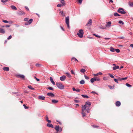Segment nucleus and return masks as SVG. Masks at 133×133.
<instances>
[{"mask_svg":"<svg viewBox=\"0 0 133 133\" xmlns=\"http://www.w3.org/2000/svg\"><path fill=\"white\" fill-rule=\"evenodd\" d=\"M86 109V107L85 106H82V117H85L86 116V114L85 113V111Z\"/></svg>","mask_w":133,"mask_h":133,"instance_id":"nucleus-1","label":"nucleus"},{"mask_svg":"<svg viewBox=\"0 0 133 133\" xmlns=\"http://www.w3.org/2000/svg\"><path fill=\"white\" fill-rule=\"evenodd\" d=\"M83 34L84 32L83 30L82 29H80L79 31V32L77 33V35L80 38H82L83 37Z\"/></svg>","mask_w":133,"mask_h":133,"instance_id":"nucleus-2","label":"nucleus"},{"mask_svg":"<svg viewBox=\"0 0 133 133\" xmlns=\"http://www.w3.org/2000/svg\"><path fill=\"white\" fill-rule=\"evenodd\" d=\"M56 85L58 88L61 89H63L64 88V86L62 85L61 83H57Z\"/></svg>","mask_w":133,"mask_h":133,"instance_id":"nucleus-3","label":"nucleus"},{"mask_svg":"<svg viewBox=\"0 0 133 133\" xmlns=\"http://www.w3.org/2000/svg\"><path fill=\"white\" fill-rule=\"evenodd\" d=\"M55 129L56 131L58 132H60L62 131V129L61 127H59V126L57 125L56 126L55 128Z\"/></svg>","mask_w":133,"mask_h":133,"instance_id":"nucleus-4","label":"nucleus"},{"mask_svg":"<svg viewBox=\"0 0 133 133\" xmlns=\"http://www.w3.org/2000/svg\"><path fill=\"white\" fill-rule=\"evenodd\" d=\"M69 16H68L66 17L65 18V23L67 24V27L68 29L70 28L69 25Z\"/></svg>","mask_w":133,"mask_h":133,"instance_id":"nucleus-5","label":"nucleus"},{"mask_svg":"<svg viewBox=\"0 0 133 133\" xmlns=\"http://www.w3.org/2000/svg\"><path fill=\"white\" fill-rule=\"evenodd\" d=\"M100 79L99 78H97L96 77H95L94 78H92L90 80V81L91 83H93L94 82L97 81H99L100 80Z\"/></svg>","mask_w":133,"mask_h":133,"instance_id":"nucleus-6","label":"nucleus"},{"mask_svg":"<svg viewBox=\"0 0 133 133\" xmlns=\"http://www.w3.org/2000/svg\"><path fill=\"white\" fill-rule=\"evenodd\" d=\"M60 2L62 3L61 4H59L57 5V7H61L62 6H65V1H60Z\"/></svg>","mask_w":133,"mask_h":133,"instance_id":"nucleus-7","label":"nucleus"},{"mask_svg":"<svg viewBox=\"0 0 133 133\" xmlns=\"http://www.w3.org/2000/svg\"><path fill=\"white\" fill-rule=\"evenodd\" d=\"M91 104V103L89 101L85 103V105H82V106H85L86 107V109L87 107H88V106L87 105H88L89 106H90Z\"/></svg>","mask_w":133,"mask_h":133,"instance_id":"nucleus-8","label":"nucleus"},{"mask_svg":"<svg viewBox=\"0 0 133 133\" xmlns=\"http://www.w3.org/2000/svg\"><path fill=\"white\" fill-rule=\"evenodd\" d=\"M17 14L18 15L21 16L25 15V13L22 11H20L17 12Z\"/></svg>","mask_w":133,"mask_h":133,"instance_id":"nucleus-9","label":"nucleus"},{"mask_svg":"<svg viewBox=\"0 0 133 133\" xmlns=\"http://www.w3.org/2000/svg\"><path fill=\"white\" fill-rule=\"evenodd\" d=\"M66 78V76L65 75H63L60 77V79L61 81H63Z\"/></svg>","mask_w":133,"mask_h":133,"instance_id":"nucleus-10","label":"nucleus"},{"mask_svg":"<svg viewBox=\"0 0 133 133\" xmlns=\"http://www.w3.org/2000/svg\"><path fill=\"white\" fill-rule=\"evenodd\" d=\"M92 20L91 19H90L89 20L88 23L86 24V25L88 26H90L91 25L92 23Z\"/></svg>","mask_w":133,"mask_h":133,"instance_id":"nucleus-11","label":"nucleus"},{"mask_svg":"<svg viewBox=\"0 0 133 133\" xmlns=\"http://www.w3.org/2000/svg\"><path fill=\"white\" fill-rule=\"evenodd\" d=\"M47 95L50 97H53L55 96L54 94L52 92H49L47 93Z\"/></svg>","mask_w":133,"mask_h":133,"instance_id":"nucleus-12","label":"nucleus"},{"mask_svg":"<svg viewBox=\"0 0 133 133\" xmlns=\"http://www.w3.org/2000/svg\"><path fill=\"white\" fill-rule=\"evenodd\" d=\"M124 10L122 8H119L117 12L118 13H121V12H122V11H124Z\"/></svg>","mask_w":133,"mask_h":133,"instance_id":"nucleus-13","label":"nucleus"},{"mask_svg":"<svg viewBox=\"0 0 133 133\" xmlns=\"http://www.w3.org/2000/svg\"><path fill=\"white\" fill-rule=\"evenodd\" d=\"M3 69L4 71H8L9 70V68L8 67H4L3 68Z\"/></svg>","mask_w":133,"mask_h":133,"instance_id":"nucleus-14","label":"nucleus"},{"mask_svg":"<svg viewBox=\"0 0 133 133\" xmlns=\"http://www.w3.org/2000/svg\"><path fill=\"white\" fill-rule=\"evenodd\" d=\"M46 125L47 127H49L50 128H54V126L52 124H50L49 123H48Z\"/></svg>","mask_w":133,"mask_h":133,"instance_id":"nucleus-15","label":"nucleus"},{"mask_svg":"<svg viewBox=\"0 0 133 133\" xmlns=\"http://www.w3.org/2000/svg\"><path fill=\"white\" fill-rule=\"evenodd\" d=\"M121 102L119 101H117L116 102V105L117 107H119L121 105Z\"/></svg>","mask_w":133,"mask_h":133,"instance_id":"nucleus-16","label":"nucleus"},{"mask_svg":"<svg viewBox=\"0 0 133 133\" xmlns=\"http://www.w3.org/2000/svg\"><path fill=\"white\" fill-rule=\"evenodd\" d=\"M50 81L52 84L54 85H55V83L54 81L52 78V77H50Z\"/></svg>","mask_w":133,"mask_h":133,"instance_id":"nucleus-17","label":"nucleus"},{"mask_svg":"<svg viewBox=\"0 0 133 133\" xmlns=\"http://www.w3.org/2000/svg\"><path fill=\"white\" fill-rule=\"evenodd\" d=\"M72 90L74 91H76L77 92H80V90L78 89H76L74 87L72 88Z\"/></svg>","mask_w":133,"mask_h":133,"instance_id":"nucleus-18","label":"nucleus"},{"mask_svg":"<svg viewBox=\"0 0 133 133\" xmlns=\"http://www.w3.org/2000/svg\"><path fill=\"white\" fill-rule=\"evenodd\" d=\"M5 32V31L4 29L0 28V33L4 34Z\"/></svg>","mask_w":133,"mask_h":133,"instance_id":"nucleus-19","label":"nucleus"},{"mask_svg":"<svg viewBox=\"0 0 133 133\" xmlns=\"http://www.w3.org/2000/svg\"><path fill=\"white\" fill-rule=\"evenodd\" d=\"M102 75V73L101 72H99L96 74H93L94 76H96L98 75Z\"/></svg>","mask_w":133,"mask_h":133,"instance_id":"nucleus-20","label":"nucleus"},{"mask_svg":"<svg viewBox=\"0 0 133 133\" xmlns=\"http://www.w3.org/2000/svg\"><path fill=\"white\" fill-rule=\"evenodd\" d=\"M119 68V66H115L113 67L112 69L114 70H116L117 69H118Z\"/></svg>","mask_w":133,"mask_h":133,"instance_id":"nucleus-21","label":"nucleus"},{"mask_svg":"<svg viewBox=\"0 0 133 133\" xmlns=\"http://www.w3.org/2000/svg\"><path fill=\"white\" fill-rule=\"evenodd\" d=\"M18 77H20L21 78H23V79H24L25 76L23 75H18Z\"/></svg>","mask_w":133,"mask_h":133,"instance_id":"nucleus-22","label":"nucleus"},{"mask_svg":"<svg viewBox=\"0 0 133 133\" xmlns=\"http://www.w3.org/2000/svg\"><path fill=\"white\" fill-rule=\"evenodd\" d=\"M52 103H57L58 101L56 99H52Z\"/></svg>","mask_w":133,"mask_h":133,"instance_id":"nucleus-23","label":"nucleus"},{"mask_svg":"<svg viewBox=\"0 0 133 133\" xmlns=\"http://www.w3.org/2000/svg\"><path fill=\"white\" fill-rule=\"evenodd\" d=\"M81 96L82 97L84 98H88L89 97L88 96L86 95L82 94L81 95Z\"/></svg>","mask_w":133,"mask_h":133,"instance_id":"nucleus-24","label":"nucleus"},{"mask_svg":"<svg viewBox=\"0 0 133 133\" xmlns=\"http://www.w3.org/2000/svg\"><path fill=\"white\" fill-rule=\"evenodd\" d=\"M127 78V77H125V78H121L120 79H120V78L119 77L118 78V79L120 81H121L122 80H125Z\"/></svg>","mask_w":133,"mask_h":133,"instance_id":"nucleus-25","label":"nucleus"},{"mask_svg":"<svg viewBox=\"0 0 133 133\" xmlns=\"http://www.w3.org/2000/svg\"><path fill=\"white\" fill-rule=\"evenodd\" d=\"M65 74L66 75V76L69 78H70L71 77V76L70 75V74L68 72H66L65 73Z\"/></svg>","mask_w":133,"mask_h":133,"instance_id":"nucleus-26","label":"nucleus"},{"mask_svg":"<svg viewBox=\"0 0 133 133\" xmlns=\"http://www.w3.org/2000/svg\"><path fill=\"white\" fill-rule=\"evenodd\" d=\"M114 15L115 16H120L121 15H119L117 13L115 12L114 14Z\"/></svg>","mask_w":133,"mask_h":133,"instance_id":"nucleus-27","label":"nucleus"},{"mask_svg":"<svg viewBox=\"0 0 133 133\" xmlns=\"http://www.w3.org/2000/svg\"><path fill=\"white\" fill-rule=\"evenodd\" d=\"M11 8L12 9L15 10H17V8L14 5H11Z\"/></svg>","mask_w":133,"mask_h":133,"instance_id":"nucleus-28","label":"nucleus"},{"mask_svg":"<svg viewBox=\"0 0 133 133\" xmlns=\"http://www.w3.org/2000/svg\"><path fill=\"white\" fill-rule=\"evenodd\" d=\"M79 83L81 84H83L85 83V81L83 80H82L79 82Z\"/></svg>","mask_w":133,"mask_h":133,"instance_id":"nucleus-29","label":"nucleus"},{"mask_svg":"<svg viewBox=\"0 0 133 133\" xmlns=\"http://www.w3.org/2000/svg\"><path fill=\"white\" fill-rule=\"evenodd\" d=\"M129 4L130 6L131 7L133 6V2H129Z\"/></svg>","mask_w":133,"mask_h":133,"instance_id":"nucleus-30","label":"nucleus"},{"mask_svg":"<svg viewBox=\"0 0 133 133\" xmlns=\"http://www.w3.org/2000/svg\"><path fill=\"white\" fill-rule=\"evenodd\" d=\"M110 50L112 52H114L115 49H114L112 47H111L110 48Z\"/></svg>","mask_w":133,"mask_h":133,"instance_id":"nucleus-31","label":"nucleus"},{"mask_svg":"<svg viewBox=\"0 0 133 133\" xmlns=\"http://www.w3.org/2000/svg\"><path fill=\"white\" fill-rule=\"evenodd\" d=\"M111 22H108L107 24V26H110V25L111 24Z\"/></svg>","mask_w":133,"mask_h":133,"instance_id":"nucleus-32","label":"nucleus"},{"mask_svg":"<svg viewBox=\"0 0 133 133\" xmlns=\"http://www.w3.org/2000/svg\"><path fill=\"white\" fill-rule=\"evenodd\" d=\"M28 88L32 90H34V88H32V86L31 85H29L28 86Z\"/></svg>","mask_w":133,"mask_h":133,"instance_id":"nucleus-33","label":"nucleus"},{"mask_svg":"<svg viewBox=\"0 0 133 133\" xmlns=\"http://www.w3.org/2000/svg\"><path fill=\"white\" fill-rule=\"evenodd\" d=\"M80 71L81 72L84 73L85 71V69H82Z\"/></svg>","mask_w":133,"mask_h":133,"instance_id":"nucleus-34","label":"nucleus"},{"mask_svg":"<svg viewBox=\"0 0 133 133\" xmlns=\"http://www.w3.org/2000/svg\"><path fill=\"white\" fill-rule=\"evenodd\" d=\"M71 59L75 61H77V62H78V60L75 57H73Z\"/></svg>","mask_w":133,"mask_h":133,"instance_id":"nucleus-35","label":"nucleus"},{"mask_svg":"<svg viewBox=\"0 0 133 133\" xmlns=\"http://www.w3.org/2000/svg\"><path fill=\"white\" fill-rule=\"evenodd\" d=\"M125 85H126L128 87H131V86H132V85H131L129 84L128 83H126Z\"/></svg>","mask_w":133,"mask_h":133,"instance_id":"nucleus-36","label":"nucleus"},{"mask_svg":"<svg viewBox=\"0 0 133 133\" xmlns=\"http://www.w3.org/2000/svg\"><path fill=\"white\" fill-rule=\"evenodd\" d=\"M118 23H119L121 24L122 25H123L124 24L123 22L121 20L119 21Z\"/></svg>","mask_w":133,"mask_h":133,"instance_id":"nucleus-37","label":"nucleus"},{"mask_svg":"<svg viewBox=\"0 0 133 133\" xmlns=\"http://www.w3.org/2000/svg\"><path fill=\"white\" fill-rule=\"evenodd\" d=\"M32 21H33L32 19H31L29 20V21H28V22H29V23H30V24L32 23Z\"/></svg>","mask_w":133,"mask_h":133,"instance_id":"nucleus-38","label":"nucleus"},{"mask_svg":"<svg viewBox=\"0 0 133 133\" xmlns=\"http://www.w3.org/2000/svg\"><path fill=\"white\" fill-rule=\"evenodd\" d=\"M48 89L50 90H51L52 91L54 90V89L53 88L51 87H49L48 88Z\"/></svg>","mask_w":133,"mask_h":133,"instance_id":"nucleus-39","label":"nucleus"},{"mask_svg":"<svg viewBox=\"0 0 133 133\" xmlns=\"http://www.w3.org/2000/svg\"><path fill=\"white\" fill-rule=\"evenodd\" d=\"M109 75L111 77V78H113L114 77V76L112 74H109Z\"/></svg>","mask_w":133,"mask_h":133,"instance_id":"nucleus-40","label":"nucleus"},{"mask_svg":"<svg viewBox=\"0 0 133 133\" xmlns=\"http://www.w3.org/2000/svg\"><path fill=\"white\" fill-rule=\"evenodd\" d=\"M60 13L61 15H62L63 16H64L65 15L63 13V11H60Z\"/></svg>","mask_w":133,"mask_h":133,"instance_id":"nucleus-41","label":"nucleus"},{"mask_svg":"<svg viewBox=\"0 0 133 133\" xmlns=\"http://www.w3.org/2000/svg\"><path fill=\"white\" fill-rule=\"evenodd\" d=\"M71 73L72 74H73L74 75H75V72H74V71H73V70H71Z\"/></svg>","mask_w":133,"mask_h":133,"instance_id":"nucleus-42","label":"nucleus"},{"mask_svg":"<svg viewBox=\"0 0 133 133\" xmlns=\"http://www.w3.org/2000/svg\"><path fill=\"white\" fill-rule=\"evenodd\" d=\"M116 51L117 53H118L120 51V50L119 49H116L115 50Z\"/></svg>","mask_w":133,"mask_h":133,"instance_id":"nucleus-43","label":"nucleus"},{"mask_svg":"<svg viewBox=\"0 0 133 133\" xmlns=\"http://www.w3.org/2000/svg\"><path fill=\"white\" fill-rule=\"evenodd\" d=\"M29 18H26L24 19V20L25 21H28Z\"/></svg>","mask_w":133,"mask_h":133,"instance_id":"nucleus-44","label":"nucleus"},{"mask_svg":"<svg viewBox=\"0 0 133 133\" xmlns=\"http://www.w3.org/2000/svg\"><path fill=\"white\" fill-rule=\"evenodd\" d=\"M100 28L101 29H106V28L105 27H100Z\"/></svg>","mask_w":133,"mask_h":133,"instance_id":"nucleus-45","label":"nucleus"},{"mask_svg":"<svg viewBox=\"0 0 133 133\" xmlns=\"http://www.w3.org/2000/svg\"><path fill=\"white\" fill-rule=\"evenodd\" d=\"M126 13H127V12L125 11H123L122 12H121V14H125Z\"/></svg>","mask_w":133,"mask_h":133,"instance_id":"nucleus-46","label":"nucleus"},{"mask_svg":"<svg viewBox=\"0 0 133 133\" xmlns=\"http://www.w3.org/2000/svg\"><path fill=\"white\" fill-rule=\"evenodd\" d=\"M84 77L85 78L87 79H89V78L86 75L84 76Z\"/></svg>","mask_w":133,"mask_h":133,"instance_id":"nucleus-47","label":"nucleus"},{"mask_svg":"<svg viewBox=\"0 0 133 133\" xmlns=\"http://www.w3.org/2000/svg\"><path fill=\"white\" fill-rule=\"evenodd\" d=\"M12 38V36L11 35L7 39L9 40L10 39Z\"/></svg>","mask_w":133,"mask_h":133,"instance_id":"nucleus-48","label":"nucleus"},{"mask_svg":"<svg viewBox=\"0 0 133 133\" xmlns=\"http://www.w3.org/2000/svg\"><path fill=\"white\" fill-rule=\"evenodd\" d=\"M83 0H78L79 3L81 4L82 3Z\"/></svg>","mask_w":133,"mask_h":133,"instance_id":"nucleus-49","label":"nucleus"},{"mask_svg":"<svg viewBox=\"0 0 133 133\" xmlns=\"http://www.w3.org/2000/svg\"><path fill=\"white\" fill-rule=\"evenodd\" d=\"M3 22L5 23H8V21L6 20H3Z\"/></svg>","mask_w":133,"mask_h":133,"instance_id":"nucleus-50","label":"nucleus"},{"mask_svg":"<svg viewBox=\"0 0 133 133\" xmlns=\"http://www.w3.org/2000/svg\"><path fill=\"white\" fill-rule=\"evenodd\" d=\"M114 80L116 82V83H118V80L117 79H116L115 78L114 79Z\"/></svg>","mask_w":133,"mask_h":133,"instance_id":"nucleus-51","label":"nucleus"},{"mask_svg":"<svg viewBox=\"0 0 133 133\" xmlns=\"http://www.w3.org/2000/svg\"><path fill=\"white\" fill-rule=\"evenodd\" d=\"M92 127H93L94 128H98V126L95 125H92Z\"/></svg>","mask_w":133,"mask_h":133,"instance_id":"nucleus-52","label":"nucleus"},{"mask_svg":"<svg viewBox=\"0 0 133 133\" xmlns=\"http://www.w3.org/2000/svg\"><path fill=\"white\" fill-rule=\"evenodd\" d=\"M23 106L25 109H28V107H27L26 106L25 104H24Z\"/></svg>","mask_w":133,"mask_h":133,"instance_id":"nucleus-53","label":"nucleus"},{"mask_svg":"<svg viewBox=\"0 0 133 133\" xmlns=\"http://www.w3.org/2000/svg\"><path fill=\"white\" fill-rule=\"evenodd\" d=\"M74 101L76 103H78V102H79V101H78V100H76V99H75L74 100Z\"/></svg>","mask_w":133,"mask_h":133,"instance_id":"nucleus-54","label":"nucleus"},{"mask_svg":"<svg viewBox=\"0 0 133 133\" xmlns=\"http://www.w3.org/2000/svg\"><path fill=\"white\" fill-rule=\"evenodd\" d=\"M29 24H30L29 23V22H27V23H25V25H28Z\"/></svg>","mask_w":133,"mask_h":133,"instance_id":"nucleus-55","label":"nucleus"},{"mask_svg":"<svg viewBox=\"0 0 133 133\" xmlns=\"http://www.w3.org/2000/svg\"><path fill=\"white\" fill-rule=\"evenodd\" d=\"M90 108H89V107H87V108L86 109V110H90Z\"/></svg>","mask_w":133,"mask_h":133,"instance_id":"nucleus-56","label":"nucleus"},{"mask_svg":"<svg viewBox=\"0 0 133 133\" xmlns=\"http://www.w3.org/2000/svg\"><path fill=\"white\" fill-rule=\"evenodd\" d=\"M60 27H61V29L63 31H64V29L63 28L62 26H60Z\"/></svg>","mask_w":133,"mask_h":133,"instance_id":"nucleus-57","label":"nucleus"},{"mask_svg":"<svg viewBox=\"0 0 133 133\" xmlns=\"http://www.w3.org/2000/svg\"><path fill=\"white\" fill-rule=\"evenodd\" d=\"M38 98L40 99H42V96H40L38 97Z\"/></svg>","mask_w":133,"mask_h":133,"instance_id":"nucleus-58","label":"nucleus"},{"mask_svg":"<svg viewBox=\"0 0 133 133\" xmlns=\"http://www.w3.org/2000/svg\"><path fill=\"white\" fill-rule=\"evenodd\" d=\"M103 79L104 80H106L107 79V78L106 77H104L103 78Z\"/></svg>","mask_w":133,"mask_h":133,"instance_id":"nucleus-59","label":"nucleus"},{"mask_svg":"<svg viewBox=\"0 0 133 133\" xmlns=\"http://www.w3.org/2000/svg\"><path fill=\"white\" fill-rule=\"evenodd\" d=\"M39 65H40L39 64H36V66L37 67H39Z\"/></svg>","mask_w":133,"mask_h":133,"instance_id":"nucleus-60","label":"nucleus"},{"mask_svg":"<svg viewBox=\"0 0 133 133\" xmlns=\"http://www.w3.org/2000/svg\"><path fill=\"white\" fill-rule=\"evenodd\" d=\"M91 93H92V94H96V92H95L94 91H92L91 92Z\"/></svg>","mask_w":133,"mask_h":133,"instance_id":"nucleus-61","label":"nucleus"},{"mask_svg":"<svg viewBox=\"0 0 133 133\" xmlns=\"http://www.w3.org/2000/svg\"><path fill=\"white\" fill-rule=\"evenodd\" d=\"M110 38H106V37H105L104 38V39L107 40H108V39H110Z\"/></svg>","mask_w":133,"mask_h":133,"instance_id":"nucleus-62","label":"nucleus"},{"mask_svg":"<svg viewBox=\"0 0 133 133\" xmlns=\"http://www.w3.org/2000/svg\"><path fill=\"white\" fill-rule=\"evenodd\" d=\"M46 120L47 121L48 120V117L47 116L46 117Z\"/></svg>","mask_w":133,"mask_h":133,"instance_id":"nucleus-63","label":"nucleus"},{"mask_svg":"<svg viewBox=\"0 0 133 133\" xmlns=\"http://www.w3.org/2000/svg\"><path fill=\"white\" fill-rule=\"evenodd\" d=\"M130 46L133 48V44H131L130 45Z\"/></svg>","mask_w":133,"mask_h":133,"instance_id":"nucleus-64","label":"nucleus"}]
</instances>
